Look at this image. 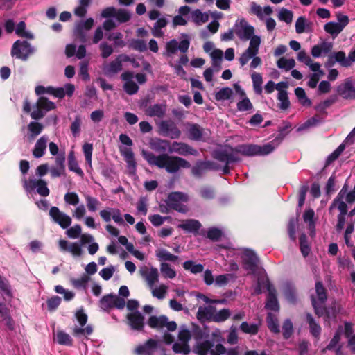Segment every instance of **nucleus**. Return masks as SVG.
<instances>
[{"label": "nucleus", "instance_id": "obj_36", "mask_svg": "<svg viewBox=\"0 0 355 355\" xmlns=\"http://www.w3.org/2000/svg\"><path fill=\"white\" fill-rule=\"evenodd\" d=\"M214 312H216V308L214 306H200L197 312V317L199 320L206 319L213 321Z\"/></svg>", "mask_w": 355, "mask_h": 355}, {"label": "nucleus", "instance_id": "obj_50", "mask_svg": "<svg viewBox=\"0 0 355 355\" xmlns=\"http://www.w3.org/2000/svg\"><path fill=\"white\" fill-rule=\"evenodd\" d=\"M345 142L342 143L334 152H332L327 158L325 166L330 165L333 162L336 160L339 156L341 155V153L345 150Z\"/></svg>", "mask_w": 355, "mask_h": 355}, {"label": "nucleus", "instance_id": "obj_59", "mask_svg": "<svg viewBox=\"0 0 355 355\" xmlns=\"http://www.w3.org/2000/svg\"><path fill=\"white\" fill-rule=\"evenodd\" d=\"M334 61L338 62L340 66L344 67H349V62L347 61V57H346L345 53L343 51L338 52H334L332 53Z\"/></svg>", "mask_w": 355, "mask_h": 355}, {"label": "nucleus", "instance_id": "obj_4", "mask_svg": "<svg viewBox=\"0 0 355 355\" xmlns=\"http://www.w3.org/2000/svg\"><path fill=\"white\" fill-rule=\"evenodd\" d=\"M212 157L220 162L227 165L241 162L237 151V146L235 148L230 145H225L223 147L215 150L212 153Z\"/></svg>", "mask_w": 355, "mask_h": 355}, {"label": "nucleus", "instance_id": "obj_23", "mask_svg": "<svg viewBox=\"0 0 355 355\" xmlns=\"http://www.w3.org/2000/svg\"><path fill=\"white\" fill-rule=\"evenodd\" d=\"M59 248L61 251L71 252L74 256L82 254L81 246L76 242L69 243L66 240L60 239L59 241Z\"/></svg>", "mask_w": 355, "mask_h": 355}, {"label": "nucleus", "instance_id": "obj_56", "mask_svg": "<svg viewBox=\"0 0 355 355\" xmlns=\"http://www.w3.org/2000/svg\"><path fill=\"white\" fill-rule=\"evenodd\" d=\"M277 65L279 69H284L286 71H289L295 66V61L293 58L286 59L282 57L278 60Z\"/></svg>", "mask_w": 355, "mask_h": 355}, {"label": "nucleus", "instance_id": "obj_52", "mask_svg": "<svg viewBox=\"0 0 355 355\" xmlns=\"http://www.w3.org/2000/svg\"><path fill=\"white\" fill-rule=\"evenodd\" d=\"M183 268L187 270H190L193 274L202 272L204 270V266L202 264H195L193 261H187L184 262Z\"/></svg>", "mask_w": 355, "mask_h": 355}, {"label": "nucleus", "instance_id": "obj_63", "mask_svg": "<svg viewBox=\"0 0 355 355\" xmlns=\"http://www.w3.org/2000/svg\"><path fill=\"white\" fill-rule=\"evenodd\" d=\"M298 223V218L296 217H291L289 219L288 224V236L293 241H295L296 239V232L295 228Z\"/></svg>", "mask_w": 355, "mask_h": 355}, {"label": "nucleus", "instance_id": "obj_13", "mask_svg": "<svg viewBox=\"0 0 355 355\" xmlns=\"http://www.w3.org/2000/svg\"><path fill=\"white\" fill-rule=\"evenodd\" d=\"M49 216L53 222L58 224L62 229L69 227L71 224L70 216L62 212L57 207H52L50 209Z\"/></svg>", "mask_w": 355, "mask_h": 355}, {"label": "nucleus", "instance_id": "obj_11", "mask_svg": "<svg viewBox=\"0 0 355 355\" xmlns=\"http://www.w3.org/2000/svg\"><path fill=\"white\" fill-rule=\"evenodd\" d=\"M234 31L241 40L247 41L254 35V28L243 18L236 21Z\"/></svg>", "mask_w": 355, "mask_h": 355}, {"label": "nucleus", "instance_id": "obj_32", "mask_svg": "<svg viewBox=\"0 0 355 355\" xmlns=\"http://www.w3.org/2000/svg\"><path fill=\"white\" fill-rule=\"evenodd\" d=\"M336 208L339 210L340 213L338 215V221L336 225V230L337 232H340L345 223V216L347 214V205L345 202H340L339 206H336Z\"/></svg>", "mask_w": 355, "mask_h": 355}, {"label": "nucleus", "instance_id": "obj_25", "mask_svg": "<svg viewBox=\"0 0 355 355\" xmlns=\"http://www.w3.org/2000/svg\"><path fill=\"white\" fill-rule=\"evenodd\" d=\"M295 31L298 34L302 33H311L313 31V23L305 17H299L295 22Z\"/></svg>", "mask_w": 355, "mask_h": 355}, {"label": "nucleus", "instance_id": "obj_62", "mask_svg": "<svg viewBox=\"0 0 355 355\" xmlns=\"http://www.w3.org/2000/svg\"><path fill=\"white\" fill-rule=\"evenodd\" d=\"M87 209L91 212H94L98 209V206L101 205L100 201L89 195L85 196Z\"/></svg>", "mask_w": 355, "mask_h": 355}, {"label": "nucleus", "instance_id": "obj_48", "mask_svg": "<svg viewBox=\"0 0 355 355\" xmlns=\"http://www.w3.org/2000/svg\"><path fill=\"white\" fill-rule=\"evenodd\" d=\"M295 94L301 105L309 107L311 105V100L307 98L304 89L302 87H297L295 89Z\"/></svg>", "mask_w": 355, "mask_h": 355}, {"label": "nucleus", "instance_id": "obj_33", "mask_svg": "<svg viewBox=\"0 0 355 355\" xmlns=\"http://www.w3.org/2000/svg\"><path fill=\"white\" fill-rule=\"evenodd\" d=\"M43 128V125L38 122L32 121L29 123L28 125V141L29 142L33 141L42 132Z\"/></svg>", "mask_w": 355, "mask_h": 355}, {"label": "nucleus", "instance_id": "obj_29", "mask_svg": "<svg viewBox=\"0 0 355 355\" xmlns=\"http://www.w3.org/2000/svg\"><path fill=\"white\" fill-rule=\"evenodd\" d=\"M306 320L309 324L311 334L316 339H319L322 332V328L319 323L315 320L313 316L309 313L306 314Z\"/></svg>", "mask_w": 355, "mask_h": 355}, {"label": "nucleus", "instance_id": "obj_35", "mask_svg": "<svg viewBox=\"0 0 355 355\" xmlns=\"http://www.w3.org/2000/svg\"><path fill=\"white\" fill-rule=\"evenodd\" d=\"M261 325V320H259L257 323L252 324H249L247 322H243L240 324L239 329L243 333L256 335L259 332Z\"/></svg>", "mask_w": 355, "mask_h": 355}, {"label": "nucleus", "instance_id": "obj_22", "mask_svg": "<svg viewBox=\"0 0 355 355\" xmlns=\"http://www.w3.org/2000/svg\"><path fill=\"white\" fill-rule=\"evenodd\" d=\"M214 346L213 340H203L196 344L193 352L198 355H211V353L215 351V349H213Z\"/></svg>", "mask_w": 355, "mask_h": 355}, {"label": "nucleus", "instance_id": "obj_15", "mask_svg": "<svg viewBox=\"0 0 355 355\" xmlns=\"http://www.w3.org/2000/svg\"><path fill=\"white\" fill-rule=\"evenodd\" d=\"M127 324L130 329L134 331H143L145 323L144 316L139 311H133L128 313L126 315Z\"/></svg>", "mask_w": 355, "mask_h": 355}, {"label": "nucleus", "instance_id": "obj_40", "mask_svg": "<svg viewBox=\"0 0 355 355\" xmlns=\"http://www.w3.org/2000/svg\"><path fill=\"white\" fill-rule=\"evenodd\" d=\"M343 334V327L340 326L336 331L335 332L333 338L330 340L329 343L322 349V352L324 353L326 351H331L335 349L339 345L340 340V336Z\"/></svg>", "mask_w": 355, "mask_h": 355}, {"label": "nucleus", "instance_id": "obj_7", "mask_svg": "<svg viewBox=\"0 0 355 355\" xmlns=\"http://www.w3.org/2000/svg\"><path fill=\"white\" fill-rule=\"evenodd\" d=\"M35 52V48L26 40H17L11 49L12 56L21 59L23 61L28 60V57Z\"/></svg>", "mask_w": 355, "mask_h": 355}, {"label": "nucleus", "instance_id": "obj_28", "mask_svg": "<svg viewBox=\"0 0 355 355\" xmlns=\"http://www.w3.org/2000/svg\"><path fill=\"white\" fill-rule=\"evenodd\" d=\"M189 138L194 141H205L204 130L197 123L189 124L188 128Z\"/></svg>", "mask_w": 355, "mask_h": 355}, {"label": "nucleus", "instance_id": "obj_58", "mask_svg": "<svg viewBox=\"0 0 355 355\" xmlns=\"http://www.w3.org/2000/svg\"><path fill=\"white\" fill-rule=\"evenodd\" d=\"M160 271L162 276L165 278L173 279L176 277V272L168 263H162L160 266Z\"/></svg>", "mask_w": 355, "mask_h": 355}, {"label": "nucleus", "instance_id": "obj_47", "mask_svg": "<svg viewBox=\"0 0 355 355\" xmlns=\"http://www.w3.org/2000/svg\"><path fill=\"white\" fill-rule=\"evenodd\" d=\"M347 191V186L346 184L343 187L342 189L340 191L337 196L334 198L333 202H331V205L329 207V211L331 213V211L336 208V206H339L340 202H345L343 201V198L345 197Z\"/></svg>", "mask_w": 355, "mask_h": 355}, {"label": "nucleus", "instance_id": "obj_17", "mask_svg": "<svg viewBox=\"0 0 355 355\" xmlns=\"http://www.w3.org/2000/svg\"><path fill=\"white\" fill-rule=\"evenodd\" d=\"M259 258L255 252L251 250H246L242 257L243 268L251 272H254L257 269Z\"/></svg>", "mask_w": 355, "mask_h": 355}, {"label": "nucleus", "instance_id": "obj_27", "mask_svg": "<svg viewBox=\"0 0 355 355\" xmlns=\"http://www.w3.org/2000/svg\"><path fill=\"white\" fill-rule=\"evenodd\" d=\"M120 153L124 157L125 161L128 164V167L130 170L135 172L137 163L135 159L134 153L130 148L123 147L120 148Z\"/></svg>", "mask_w": 355, "mask_h": 355}, {"label": "nucleus", "instance_id": "obj_31", "mask_svg": "<svg viewBox=\"0 0 355 355\" xmlns=\"http://www.w3.org/2000/svg\"><path fill=\"white\" fill-rule=\"evenodd\" d=\"M201 223L195 219H188L178 225V227L189 233L197 234L201 227Z\"/></svg>", "mask_w": 355, "mask_h": 355}, {"label": "nucleus", "instance_id": "obj_8", "mask_svg": "<svg viewBox=\"0 0 355 355\" xmlns=\"http://www.w3.org/2000/svg\"><path fill=\"white\" fill-rule=\"evenodd\" d=\"M94 23V19L91 17L77 22L73 30L75 40L82 44L86 43L87 41V32L92 28Z\"/></svg>", "mask_w": 355, "mask_h": 355}, {"label": "nucleus", "instance_id": "obj_44", "mask_svg": "<svg viewBox=\"0 0 355 355\" xmlns=\"http://www.w3.org/2000/svg\"><path fill=\"white\" fill-rule=\"evenodd\" d=\"M83 151L85 157V161L87 164V171L92 170V158L93 153V145L90 143H85L83 146Z\"/></svg>", "mask_w": 355, "mask_h": 355}, {"label": "nucleus", "instance_id": "obj_19", "mask_svg": "<svg viewBox=\"0 0 355 355\" xmlns=\"http://www.w3.org/2000/svg\"><path fill=\"white\" fill-rule=\"evenodd\" d=\"M189 44V39L182 40L180 43L176 40L173 39L166 43V51L169 54H174L178 50L184 53L188 51Z\"/></svg>", "mask_w": 355, "mask_h": 355}, {"label": "nucleus", "instance_id": "obj_53", "mask_svg": "<svg viewBox=\"0 0 355 355\" xmlns=\"http://www.w3.org/2000/svg\"><path fill=\"white\" fill-rule=\"evenodd\" d=\"M300 251L304 257H306L310 252L311 248L308 243L307 237L305 234H302L299 238Z\"/></svg>", "mask_w": 355, "mask_h": 355}, {"label": "nucleus", "instance_id": "obj_1", "mask_svg": "<svg viewBox=\"0 0 355 355\" xmlns=\"http://www.w3.org/2000/svg\"><path fill=\"white\" fill-rule=\"evenodd\" d=\"M149 144L152 150L161 153L159 155H155L152 152L143 150L141 155L149 165L165 169L167 173L171 174L178 173L181 168H189L191 167L190 163L185 159L164 153L166 151H168L171 147L169 141L155 137L150 139Z\"/></svg>", "mask_w": 355, "mask_h": 355}, {"label": "nucleus", "instance_id": "obj_2", "mask_svg": "<svg viewBox=\"0 0 355 355\" xmlns=\"http://www.w3.org/2000/svg\"><path fill=\"white\" fill-rule=\"evenodd\" d=\"M315 295H311V304L315 315L320 318L326 315L330 318L329 309L324 306L327 300V291L321 281H317L315 284Z\"/></svg>", "mask_w": 355, "mask_h": 355}, {"label": "nucleus", "instance_id": "obj_3", "mask_svg": "<svg viewBox=\"0 0 355 355\" xmlns=\"http://www.w3.org/2000/svg\"><path fill=\"white\" fill-rule=\"evenodd\" d=\"M275 149L272 144H266L263 146L257 144H240L237 146L239 154L246 157L265 156L271 153Z\"/></svg>", "mask_w": 355, "mask_h": 355}, {"label": "nucleus", "instance_id": "obj_57", "mask_svg": "<svg viewBox=\"0 0 355 355\" xmlns=\"http://www.w3.org/2000/svg\"><path fill=\"white\" fill-rule=\"evenodd\" d=\"M56 340L60 345H72L73 340L71 336L63 331H58L56 334Z\"/></svg>", "mask_w": 355, "mask_h": 355}, {"label": "nucleus", "instance_id": "obj_45", "mask_svg": "<svg viewBox=\"0 0 355 355\" xmlns=\"http://www.w3.org/2000/svg\"><path fill=\"white\" fill-rule=\"evenodd\" d=\"M191 18L195 24L199 25L209 20V15L207 12H202L200 9H196L192 12Z\"/></svg>", "mask_w": 355, "mask_h": 355}, {"label": "nucleus", "instance_id": "obj_6", "mask_svg": "<svg viewBox=\"0 0 355 355\" xmlns=\"http://www.w3.org/2000/svg\"><path fill=\"white\" fill-rule=\"evenodd\" d=\"M125 306V299L114 293L105 295L99 300V307L105 312H110L113 308L122 310Z\"/></svg>", "mask_w": 355, "mask_h": 355}, {"label": "nucleus", "instance_id": "obj_5", "mask_svg": "<svg viewBox=\"0 0 355 355\" xmlns=\"http://www.w3.org/2000/svg\"><path fill=\"white\" fill-rule=\"evenodd\" d=\"M188 200L189 196L187 194L180 191H174L168 195L166 203L170 209L182 214H186L188 211V207L183 203L188 202Z\"/></svg>", "mask_w": 355, "mask_h": 355}, {"label": "nucleus", "instance_id": "obj_42", "mask_svg": "<svg viewBox=\"0 0 355 355\" xmlns=\"http://www.w3.org/2000/svg\"><path fill=\"white\" fill-rule=\"evenodd\" d=\"M168 21L165 18H159L154 24L153 28L152 30L153 35L156 37H162L164 33L161 28L166 27Z\"/></svg>", "mask_w": 355, "mask_h": 355}, {"label": "nucleus", "instance_id": "obj_20", "mask_svg": "<svg viewBox=\"0 0 355 355\" xmlns=\"http://www.w3.org/2000/svg\"><path fill=\"white\" fill-rule=\"evenodd\" d=\"M132 78L133 73L130 71H125L121 75V78L125 81L123 89L129 95H133L139 90V86L132 80Z\"/></svg>", "mask_w": 355, "mask_h": 355}, {"label": "nucleus", "instance_id": "obj_54", "mask_svg": "<svg viewBox=\"0 0 355 355\" xmlns=\"http://www.w3.org/2000/svg\"><path fill=\"white\" fill-rule=\"evenodd\" d=\"M233 95V91L230 87H223L215 94L216 101L229 100Z\"/></svg>", "mask_w": 355, "mask_h": 355}, {"label": "nucleus", "instance_id": "obj_14", "mask_svg": "<svg viewBox=\"0 0 355 355\" xmlns=\"http://www.w3.org/2000/svg\"><path fill=\"white\" fill-rule=\"evenodd\" d=\"M159 347L158 340L149 338L144 343L137 345L134 349V354L135 355H154Z\"/></svg>", "mask_w": 355, "mask_h": 355}, {"label": "nucleus", "instance_id": "obj_10", "mask_svg": "<svg viewBox=\"0 0 355 355\" xmlns=\"http://www.w3.org/2000/svg\"><path fill=\"white\" fill-rule=\"evenodd\" d=\"M159 135L171 139H179L181 136V130L176 123L171 120H163L158 124Z\"/></svg>", "mask_w": 355, "mask_h": 355}, {"label": "nucleus", "instance_id": "obj_26", "mask_svg": "<svg viewBox=\"0 0 355 355\" xmlns=\"http://www.w3.org/2000/svg\"><path fill=\"white\" fill-rule=\"evenodd\" d=\"M166 112V105L165 103H155L146 109V114L150 117L157 116L161 119L165 116Z\"/></svg>", "mask_w": 355, "mask_h": 355}, {"label": "nucleus", "instance_id": "obj_43", "mask_svg": "<svg viewBox=\"0 0 355 355\" xmlns=\"http://www.w3.org/2000/svg\"><path fill=\"white\" fill-rule=\"evenodd\" d=\"M315 212L313 209H309L306 210L303 214V219L305 223H309V228L311 230V235L315 234V221H314Z\"/></svg>", "mask_w": 355, "mask_h": 355}, {"label": "nucleus", "instance_id": "obj_37", "mask_svg": "<svg viewBox=\"0 0 355 355\" xmlns=\"http://www.w3.org/2000/svg\"><path fill=\"white\" fill-rule=\"evenodd\" d=\"M68 168L71 171L76 173L80 177L83 178L84 176V173L80 168L73 150L70 151L68 155Z\"/></svg>", "mask_w": 355, "mask_h": 355}, {"label": "nucleus", "instance_id": "obj_55", "mask_svg": "<svg viewBox=\"0 0 355 355\" xmlns=\"http://www.w3.org/2000/svg\"><path fill=\"white\" fill-rule=\"evenodd\" d=\"M252 80L253 83V88L256 94L260 95L262 93V76L260 73L254 72L252 74Z\"/></svg>", "mask_w": 355, "mask_h": 355}, {"label": "nucleus", "instance_id": "obj_64", "mask_svg": "<svg viewBox=\"0 0 355 355\" xmlns=\"http://www.w3.org/2000/svg\"><path fill=\"white\" fill-rule=\"evenodd\" d=\"M123 34L120 32L113 33L109 35L107 39L110 41H113L115 46L123 47L125 42L123 40Z\"/></svg>", "mask_w": 355, "mask_h": 355}, {"label": "nucleus", "instance_id": "obj_21", "mask_svg": "<svg viewBox=\"0 0 355 355\" xmlns=\"http://www.w3.org/2000/svg\"><path fill=\"white\" fill-rule=\"evenodd\" d=\"M338 93L345 99L355 98V87L352 79H346L343 84L338 86Z\"/></svg>", "mask_w": 355, "mask_h": 355}, {"label": "nucleus", "instance_id": "obj_51", "mask_svg": "<svg viewBox=\"0 0 355 355\" xmlns=\"http://www.w3.org/2000/svg\"><path fill=\"white\" fill-rule=\"evenodd\" d=\"M231 315V311L228 309H223L218 311L216 310L213 315V321L222 322L227 320Z\"/></svg>", "mask_w": 355, "mask_h": 355}, {"label": "nucleus", "instance_id": "obj_46", "mask_svg": "<svg viewBox=\"0 0 355 355\" xmlns=\"http://www.w3.org/2000/svg\"><path fill=\"white\" fill-rule=\"evenodd\" d=\"M36 107H38L46 112L55 109V105L53 102L49 101L46 98L41 96L37 100Z\"/></svg>", "mask_w": 355, "mask_h": 355}, {"label": "nucleus", "instance_id": "obj_12", "mask_svg": "<svg viewBox=\"0 0 355 355\" xmlns=\"http://www.w3.org/2000/svg\"><path fill=\"white\" fill-rule=\"evenodd\" d=\"M147 324L152 329H160L166 327L170 331H174L177 329L176 322L175 321L169 322L167 316L164 315L150 316L147 321Z\"/></svg>", "mask_w": 355, "mask_h": 355}, {"label": "nucleus", "instance_id": "obj_24", "mask_svg": "<svg viewBox=\"0 0 355 355\" xmlns=\"http://www.w3.org/2000/svg\"><path fill=\"white\" fill-rule=\"evenodd\" d=\"M48 141L49 137L43 135L36 141L33 150L34 157L40 158L45 154Z\"/></svg>", "mask_w": 355, "mask_h": 355}, {"label": "nucleus", "instance_id": "obj_34", "mask_svg": "<svg viewBox=\"0 0 355 355\" xmlns=\"http://www.w3.org/2000/svg\"><path fill=\"white\" fill-rule=\"evenodd\" d=\"M266 323L268 328L272 333L275 334H278L280 333L279 320L275 314L270 312H268L267 313Z\"/></svg>", "mask_w": 355, "mask_h": 355}, {"label": "nucleus", "instance_id": "obj_39", "mask_svg": "<svg viewBox=\"0 0 355 355\" xmlns=\"http://www.w3.org/2000/svg\"><path fill=\"white\" fill-rule=\"evenodd\" d=\"M141 275L146 279L150 286H153L158 281V270L155 268H151L149 271L147 269L141 270Z\"/></svg>", "mask_w": 355, "mask_h": 355}, {"label": "nucleus", "instance_id": "obj_49", "mask_svg": "<svg viewBox=\"0 0 355 355\" xmlns=\"http://www.w3.org/2000/svg\"><path fill=\"white\" fill-rule=\"evenodd\" d=\"M156 256L160 261H169L175 262L178 259V257L173 255L165 249H159L156 252Z\"/></svg>", "mask_w": 355, "mask_h": 355}, {"label": "nucleus", "instance_id": "obj_41", "mask_svg": "<svg viewBox=\"0 0 355 355\" xmlns=\"http://www.w3.org/2000/svg\"><path fill=\"white\" fill-rule=\"evenodd\" d=\"M239 355V349L238 347L229 348L226 349V348L220 343L217 344L215 346V351L211 353V355Z\"/></svg>", "mask_w": 355, "mask_h": 355}, {"label": "nucleus", "instance_id": "obj_38", "mask_svg": "<svg viewBox=\"0 0 355 355\" xmlns=\"http://www.w3.org/2000/svg\"><path fill=\"white\" fill-rule=\"evenodd\" d=\"M284 125L279 127L278 129V135L269 144H272L275 146V148L282 143L285 136L288 134V130L291 128V124L289 122H284Z\"/></svg>", "mask_w": 355, "mask_h": 355}, {"label": "nucleus", "instance_id": "obj_60", "mask_svg": "<svg viewBox=\"0 0 355 355\" xmlns=\"http://www.w3.org/2000/svg\"><path fill=\"white\" fill-rule=\"evenodd\" d=\"M293 333V322L290 319H286L282 325V335L284 339L291 338Z\"/></svg>", "mask_w": 355, "mask_h": 355}, {"label": "nucleus", "instance_id": "obj_30", "mask_svg": "<svg viewBox=\"0 0 355 355\" xmlns=\"http://www.w3.org/2000/svg\"><path fill=\"white\" fill-rule=\"evenodd\" d=\"M121 70L122 64L120 63V60H118L116 58L109 64H105L103 67V73L107 76H112L118 73Z\"/></svg>", "mask_w": 355, "mask_h": 355}, {"label": "nucleus", "instance_id": "obj_61", "mask_svg": "<svg viewBox=\"0 0 355 355\" xmlns=\"http://www.w3.org/2000/svg\"><path fill=\"white\" fill-rule=\"evenodd\" d=\"M26 24L24 21H20L15 29L16 34L21 37H25L27 39H33V35L26 31Z\"/></svg>", "mask_w": 355, "mask_h": 355}, {"label": "nucleus", "instance_id": "obj_18", "mask_svg": "<svg viewBox=\"0 0 355 355\" xmlns=\"http://www.w3.org/2000/svg\"><path fill=\"white\" fill-rule=\"evenodd\" d=\"M168 153H175L178 155L184 156H187L188 155L196 156L198 155V150L192 148L189 144L178 141H174L171 144Z\"/></svg>", "mask_w": 355, "mask_h": 355}, {"label": "nucleus", "instance_id": "obj_16", "mask_svg": "<svg viewBox=\"0 0 355 355\" xmlns=\"http://www.w3.org/2000/svg\"><path fill=\"white\" fill-rule=\"evenodd\" d=\"M266 288L268 291V295L265 308L267 310L279 312L280 307L277 298V291L275 288L272 284L268 282Z\"/></svg>", "mask_w": 355, "mask_h": 355}, {"label": "nucleus", "instance_id": "obj_9", "mask_svg": "<svg viewBox=\"0 0 355 355\" xmlns=\"http://www.w3.org/2000/svg\"><path fill=\"white\" fill-rule=\"evenodd\" d=\"M336 18L338 22L329 21L324 26V31L334 37H336L339 33H340L349 22L348 16L345 15L341 12H338L336 14Z\"/></svg>", "mask_w": 355, "mask_h": 355}]
</instances>
